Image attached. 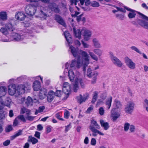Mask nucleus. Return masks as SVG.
<instances>
[{
	"label": "nucleus",
	"instance_id": "5701e85b",
	"mask_svg": "<svg viewBox=\"0 0 148 148\" xmlns=\"http://www.w3.org/2000/svg\"><path fill=\"white\" fill-rule=\"evenodd\" d=\"M100 121L101 126L103 127L104 130H107L109 128V126L108 122H104L102 119L100 120Z\"/></svg>",
	"mask_w": 148,
	"mask_h": 148
},
{
	"label": "nucleus",
	"instance_id": "c9c22d12",
	"mask_svg": "<svg viewBox=\"0 0 148 148\" xmlns=\"http://www.w3.org/2000/svg\"><path fill=\"white\" fill-rule=\"evenodd\" d=\"M113 6L116 8L117 10H118V11H120L121 12L123 13H125L126 12V10L125 8H120L116 6L115 5H113ZM124 8H125L124 7Z\"/></svg>",
	"mask_w": 148,
	"mask_h": 148
},
{
	"label": "nucleus",
	"instance_id": "864d4df0",
	"mask_svg": "<svg viewBox=\"0 0 148 148\" xmlns=\"http://www.w3.org/2000/svg\"><path fill=\"white\" fill-rule=\"evenodd\" d=\"M45 108V107L44 106H40L38 108V110H39V112L40 113L43 112Z\"/></svg>",
	"mask_w": 148,
	"mask_h": 148
},
{
	"label": "nucleus",
	"instance_id": "7ed1b4c3",
	"mask_svg": "<svg viewBox=\"0 0 148 148\" xmlns=\"http://www.w3.org/2000/svg\"><path fill=\"white\" fill-rule=\"evenodd\" d=\"M124 8L130 12L128 14V17L129 18H134L136 14L135 12H136L138 14L141 16L140 17L141 18L148 21V17L141 13L136 11L134 10L129 8L126 6H124Z\"/></svg>",
	"mask_w": 148,
	"mask_h": 148
},
{
	"label": "nucleus",
	"instance_id": "c03bdc74",
	"mask_svg": "<svg viewBox=\"0 0 148 148\" xmlns=\"http://www.w3.org/2000/svg\"><path fill=\"white\" fill-rule=\"evenodd\" d=\"M94 52L97 54L99 56H100L102 53L101 51L98 49H94Z\"/></svg>",
	"mask_w": 148,
	"mask_h": 148
},
{
	"label": "nucleus",
	"instance_id": "0e129e2a",
	"mask_svg": "<svg viewBox=\"0 0 148 148\" xmlns=\"http://www.w3.org/2000/svg\"><path fill=\"white\" fill-rule=\"evenodd\" d=\"M26 119L29 121H33L34 120V117L32 116H26Z\"/></svg>",
	"mask_w": 148,
	"mask_h": 148
},
{
	"label": "nucleus",
	"instance_id": "2eb2a0df",
	"mask_svg": "<svg viewBox=\"0 0 148 148\" xmlns=\"http://www.w3.org/2000/svg\"><path fill=\"white\" fill-rule=\"evenodd\" d=\"M26 16L23 12H20L16 13L15 15V18L19 21H23L24 20Z\"/></svg>",
	"mask_w": 148,
	"mask_h": 148
},
{
	"label": "nucleus",
	"instance_id": "4d7b16f0",
	"mask_svg": "<svg viewBox=\"0 0 148 148\" xmlns=\"http://www.w3.org/2000/svg\"><path fill=\"white\" fill-rule=\"evenodd\" d=\"M10 143V140H7L3 143V145L4 146H8Z\"/></svg>",
	"mask_w": 148,
	"mask_h": 148
},
{
	"label": "nucleus",
	"instance_id": "bb28decb",
	"mask_svg": "<svg viewBox=\"0 0 148 148\" xmlns=\"http://www.w3.org/2000/svg\"><path fill=\"white\" fill-rule=\"evenodd\" d=\"M69 78L71 81L74 80L75 78V75L73 71L71 69L69 70L68 72Z\"/></svg>",
	"mask_w": 148,
	"mask_h": 148
},
{
	"label": "nucleus",
	"instance_id": "3c124183",
	"mask_svg": "<svg viewBox=\"0 0 148 148\" xmlns=\"http://www.w3.org/2000/svg\"><path fill=\"white\" fill-rule=\"evenodd\" d=\"M96 143V141L95 139L94 138H92L90 142L91 145H95Z\"/></svg>",
	"mask_w": 148,
	"mask_h": 148
},
{
	"label": "nucleus",
	"instance_id": "f704fd0d",
	"mask_svg": "<svg viewBox=\"0 0 148 148\" xmlns=\"http://www.w3.org/2000/svg\"><path fill=\"white\" fill-rule=\"evenodd\" d=\"M22 130H18V131L17 132H16L15 134L13 136H12V137L13 138H14L16 137L21 135L22 134Z\"/></svg>",
	"mask_w": 148,
	"mask_h": 148
},
{
	"label": "nucleus",
	"instance_id": "a19ab883",
	"mask_svg": "<svg viewBox=\"0 0 148 148\" xmlns=\"http://www.w3.org/2000/svg\"><path fill=\"white\" fill-rule=\"evenodd\" d=\"M89 54L92 59L96 61L97 60L98 58L92 52H90Z\"/></svg>",
	"mask_w": 148,
	"mask_h": 148
},
{
	"label": "nucleus",
	"instance_id": "49530a36",
	"mask_svg": "<svg viewBox=\"0 0 148 148\" xmlns=\"http://www.w3.org/2000/svg\"><path fill=\"white\" fill-rule=\"evenodd\" d=\"M51 128H52V127L50 125L46 127V131L47 134H48L51 132Z\"/></svg>",
	"mask_w": 148,
	"mask_h": 148
},
{
	"label": "nucleus",
	"instance_id": "680f3d73",
	"mask_svg": "<svg viewBox=\"0 0 148 148\" xmlns=\"http://www.w3.org/2000/svg\"><path fill=\"white\" fill-rule=\"evenodd\" d=\"M131 48L133 50L135 51H136V52H137L138 53H140V51H139V50L136 47L134 46H132L131 47Z\"/></svg>",
	"mask_w": 148,
	"mask_h": 148
},
{
	"label": "nucleus",
	"instance_id": "13d9d810",
	"mask_svg": "<svg viewBox=\"0 0 148 148\" xmlns=\"http://www.w3.org/2000/svg\"><path fill=\"white\" fill-rule=\"evenodd\" d=\"M18 124V118H16L14 120L13 123V126L14 127L16 126Z\"/></svg>",
	"mask_w": 148,
	"mask_h": 148
},
{
	"label": "nucleus",
	"instance_id": "2f4dec72",
	"mask_svg": "<svg viewBox=\"0 0 148 148\" xmlns=\"http://www.w3.org/2000/svg\"><path fill=\"white\" fill-rule=\"evenodd\" d=\"M80 3L82 5H83L84 3H85V5L86 6H88L90 5V0H79Z\"/></svg>",
	"mask_w": 148,
	"mask_h": 148
},
{
	"label": "nucleus",
	"instance_id": "774afa93",
	"mask_svg": "<svg viewBox=\"0 0 148 148\" xmlns=\"http://www.w3.org/2000/svg\"><path fill=\"white\" fill-rule=\"evenodd\" d=\"M71 125V124L70 123L67 126H65V130L66 132H67L70 129V126Z\"/></svg>",
	"mask_w": 148,
	"mask_h": 148
},
{
	"label": "nucleus",
	"instance_id": "a211bd4d",
	"mask_svg": "<svg viewBox=\"0 0 148 148\" xmlns=\"http://www.w3.org/2000/svg\"><path fill=\"white\" fill-rule=\"evenodd\" d=\"M33 87L35 91L39 90L41 87V84L40 82L37 80L34 81L33 83Z\"/></svg>",
	"mask_w": 148,
	"mask_h": 148
},
{
	"label": "nucleus",
	"instance_id": "412c9836",
	"mask_svg": "<svg viewBox=\"0 0 148 148\" xmlns=\"http://www.w3.org/2000/svg\"><path fill=\"white\" fill-rule=\"evenodd\" d=\"M91 32L87 30H85L84 32V39L86 41H88L89 40V38L91 36Z\"/></svg>",
	"mask_w": 148,
	"mask_h": 148
},
{
	"label": "nucleus",
	"instance_id": "de8ad7c7",
	"mask_svg": "<svg viewBox=\"0 0 148 148\" xmlns=\"http://www.w3.org/2000/svg\"><path fill=\"white\" fill-rule=\"evenodd\" d=\"M130 124L128 123H126L124 125V129L125 131H127L129 128Z\"/></svg>",
	"mask_w": 148,
	"mask_h": 148
},
{
	"label": "nucleus",
	"instance_id": "f8f14e48",
	"mask_svg": "<svg viewBox=\"0 0 148 148\" xmlns=\"http://www.w3.org/2000/svg\"><path fill=\"white\" fill-rule=\"evenodd\" d=\"M16 89L15 85L12 84L8 86V92L10 95L12 96L16 92Z\"/></svg>",
	"mask_w": 148,
	"mask_h": 148
},
{
	"label": "nucleus",
	"instance_id": "4be33fe9",
	"mask_svg": "<svg viewBox=\"0 0 148 148\" xmlns=\"http://www.w3.org/2000/svg\"><path fill=\"white\" fill-rule=\"evenodd\" d=\"M64 36L68 44L72 43V39L70 33L68 32H64Z\"/></svg>",
	"mask_w": 148,
	"mask_h": 148
},
{
	"label": "nucleus",
	"instance_id": "79ce46f5",
	"mask_svg": "<svg viewBox=\"0 0 148 148\" xmlns=\"http://www.w3.org/2000/svg\"><path fill=\"white\" fill-rule=\"evenodd\" d=\"M70 115V113L67 110H66L64 114V118L66 119H68Z\"/></svg>",
	"mask_w": 148,
	"mask_h": 148
},
{
	"label": "nucleus",
	"instance_id": "37998d69",
	"mask_svg": "<svg viewBox=\"0 0 148 148\" xmlns=\"http://www.w3.org/2000/svg\"><path fill=\"white\" fill-rule=\"evenodd\" d=\"M17 118H18V119H20L23 122H25L26 121L23 115H19L17 116Z\"/></svg>",
	"mask_w": 148,
	"mask_h": 148
},
{
	"label": "nucleus",
	"instance_id": "58836bf2",
	"mask_svg": "<svg viewBox=\"0 0 148 148\" xmlns=\"http://www.w3.org/2000/svg\"><path fill=\"white\" fill-rule=\"evenodd\" d=\"M137 22L139 25L143 27L145 21L141 20L138 19L137 21Z\"/></svg>",
	"mask_w": 148,
	"mask_h": 148
},
{
	"label": "nucleus",
	"instance_id": "0eeeda50",
	"mask_svg": "<svg viewBox=\"0 0 148 148\" xmlns=\"http://www.w3.org/2000/svg\"><path fill=\"white\" fill-rule=\"evenodd\" d=\"M89 94L88 93H86L83 95L80 94L79 96L76 97L77 102L80 104L84 102L88 99L89 97Z\"/></svg>",
	"mask_w": 148,
	"mask_h": 148
},
{
	"label": "nucleus",
	"instance_id": "6e6d98bb",
	"mask_svg": "<svg viewBox=\"0 0 148 148\" xmlns=\"http://www.w3.org/2000/svg\"><path fill=\"white\" fill-rule=\"evenodd\" d=\"M40 133L38 131H36L34 134V136L38 138V139L40 138Z\"/></svg>",
	"mask_w": 148,
	"mask_h": 148
},
{
	"label": "nucleus",
	"instance_id": "393cba45",
	"mask_svg": "<svg viewBox=\"0 0 148 148\" xmlns=\"http://www.w3.org/2000/svg\"><path fill=\"white\" fill-rule=\"evenodd\" d=\"M74 34L76 38H77L80 39L81 38V32L80 29H78L77 30L75 28H73Z\"/></svg>",
	"mask_w": 148,
	"mask_h": 148
},
{
	"label": "nucleus",
	"instance_id": "bf43d9fd",
	"mask_svg": "<svg viewBox=\"0 0 148 148\" xmlns=\"http://www.w3.org/2000/svg\"><path fill=\"white\" fill-rule=\"evenodd\" d=\"M79 59H80V56H79L78 60L77 61H76L77 66V68H80V64H81Z\"/></svg>",
	"mask_w": 148,
	"mask_h": 148
},
{
	"label": "nucleus",
	"instance_id": "c85d7f7f",
	"mask_svg": "<svg viewBox=\"0 0 148 148\" xmlns=\"http://www.w3.org/2000/svg\"><path fill=\"white\" fill-rule=\"evenodd\" d=\"M98 93L97 91H95L94 92L91 101V103H94L97 101L98 97Z\"/></svg>",
	"mask_w": 148,
	"mask_h": 148
},
{
	"label": "nucleus",
	"instance_id": "f3484780",
	"mask_svg": "<svg viewBox=\"0 0 148 148\" xmlns=\"http://www.w3.org/2000/svg\"><path fill=\"white\" fill-rule=\"evenodd\" d=\"M90 129L92 131L93 133L92 134V135L94 136H96L97 135L96 133L99 134L100 135L103 136L104 135V134L102 132H101L99 130L95 129V127L92 125H90L89 126Z\"/></svg>",
	"mask_w": 148,
	"mask_h": 148
},
{
	"label": "nucleus",
	"instance_id": "a18cd8bd",
	"mask_svg": "<svg viewBox=\"0 0 148 148\" xmlns=\"http://www.w3.org/2000/svg\"><path fill=\"white\" fill-rule=\"evenodd\" d=\"M55 117L58 119L59 120L62 121H63L64 120L63 118H61V116L60 115V113L59 112H58V113H57L55 114Z\"/></svg>",
	"mask_w": 148,
	"mask_h": 148
},
{
	"label": "nucleus",
	"instance_id": "72a5a7b5",
	"mask_svg": "<svg viewBox=\"0 0 148 148\" xmlns=\"http://www.w3.org/2000/svg\"><path fill=\"white\" fill-rule=\"evenodd\" d=\"M28 141H31L32 144L33 145H34L38 142V140L36 138L31 136V138H30V140H28Z\"/></svg>",
	"mask_w": 148,
	"mask_h": 148
},
{
	"label": "nucleus",
	"instance_id": "423d86ee",
	"mask_svg": "<svg viewBox=\"0 0 148 148\" xmlns=\"http://www.w3.org/2000/svg\"><path fill=\"white\" fill-rule=\"evenodd\" d=\"M80 52L81 54V56L84 60L83 62L84 65L83 70L85 71H86V66L89 64V56L87 53L85 51L81 50Z\"/></svg>",
	"mask_w": 148,
	"mask_h": 148
},
{
	"label": "nucleus",
	"instance_id": "dca6fc26",
	"mask_svg": "<svg viewBox=\"0 0 148 148\" xmlns=\"http://www.w3.org/2000/svg\"><path fill=\"white\" fill-rule=\"evenodd\" d=\"M55 96V92L52 90H50L47 96V101L49 103L51 102L54 99Z\"/></svg>",
	"mask_w": 148,
	"mask_h": 148
},
{
	"label": "nucleus",
	"instance_id": "39448f33",
	"mask_svg": "<svg viewBox=\"0 0 148 148\" xmlns=\"http://www.w3.org/2000/svg\"><path fill=\"white\" fill-rule=\"evenodd\" d=\"M37 10V7L34 5L31 4L27 5L25 8L26 13L27 15L33 16L34 15Z\"/></svg>",
	"mask_w": 148,
	"mask_h": 148
},
{
	"label": "nucleus",
	"instance_id": "cd10ccee",
	"mask_svg": "<svg viewBox=\"0 0 148 148\" xmlns=\"http://www.w3.org/2000/svg\"><path fill=\"white\" fill-rule=\"evenodd\" d=\"M112 99V96H110L108 98L106 101V104L107 106V108L108 109H109L111 106Z\"/></svg>",
	"mask_w": 148,
	"mask_h": 148
},
{
	"label": "nucleus",
	"instance_id": "f257e3e1",
	"mask_svg": "<svg viewBox=\"0 0 148 148\" xmlns=\"http://www.w3.org/2000/svg\"><path fill=\"white\" fill-rule=\"evenodd\" d=\"M113 106L114 108L111 111V114L113 121H115L120 116V113L116 111V110L121 108L122 104L120 101L117 99L114 101Z\"/></svg>",
	"mask_w": 148,
	"mask_h": 148
},
{
	"label": "nucleus",
	"instance_id": "9d476101",
	"mask_svg": "<svg viewBox=\"0 0 148 148\" xmlns=\"http://www.w3.org/2000/svg\"><path fill=\"white\" fill-rule=\"evenodd\" d=\"M70 49H71V52L74 57H76L77 56L78 54V56H80V55H81L80 53V50L79 51V49L78 48H75L72 45L70 47Z\"/></svg>",
	"mask_w": 148,
	"mask_h": 148
},
{
	"label": "nucleus",
	"instance_id": "5fc2aeb1",
	"mask_svg": "<svg viewBox=\"0 0 148 148\" xmlns=\"http://www.w3.org/2000/svg\"><path fill=\"white\" fill-rule=\"evenodd\" d=\"M71 86H70L69 84L67 82H64L63 84V86L62 88H64V90H65V88H66L67 87V88H69V87Z\"/></svg>",
	"mask_w": 148,
	"mask_h": 148
},
{
	"label": "nucleus",
	"instance_id": "09e8293b",
	"mask_svg": "<svg viewBox=\"0 0 148 148\" xmlns=\"http://www.w3.org/2000/svg\"><path fill=\"white\" fill-rule=\"evenodd\" d=\"M99 114L101 115H102L104 114V110L103 107H100L99 109Z\"/></svg>",
	"mask_w": 148,
	"mask_h": 148
},
{
	"label": "nucleus",
	"instance_id": "7c9ffc66",
	"mask_svg": "<svg viewBox=\"0 0 148 148\" xmlns=\"http://www.w3.org/2000/svg\"><path fill=\"white\" fill-rule=\"evenodd\" d=\"M91 123L92 125H90L93 126L94 127H95L96 128L99 129L100 128V126L98 124L96 121L94 119H92L91 121Z\"/></svg>",
	"mask_w": 148,
	"mask_h": 148
},
{
	"label": "nucleus",
	"instance_id": "f03ea898",
	"mask_svg": "<svg viewBox=\"0 0 148 148\" xmlns=\"http://www.w3.org/2000/svg\"><path fill=\"white\" fill-rule=\"evenodd\" d=\"M15 29L14 26L11 23H6L5 25V27H1L0 29V32L3 35L7 36L10 33L11 34L13 32Z\"/></svg>",
	"mask_w": 148,
	"mask_h": 148
},
{
	"label": "nucleus",
	"instance_id": "603ef678",
	"mask_svg": "<svg viewBox=\"0 0 148 148\" xmlns=\"http://www.w3.org/2000/svg\"><path fill=\"white\" fill-rule=\"evenodd\" d=\"M93 109V107L92 106H91L89 108H88L87 110L86 111V113H90L92 110Z\"/></svg>",
	"mask_w": 148,
	"mask_h": 148
},
{
	"label": "nucleus",
	"instance_id": "052dcab7",
	"mask_svg": "<svg viewBox=\"0 0 148 148\" xmlns=\"http://www.w3.org/2000/svg\"><path fill=\"white\" fill-rule=\"evenodd\" d=\"M27 110V109L25 107H23L21 108V113L22 114H24L26 112Z\"/></svg>",
	"mask_w": 148,
	"mask_h": 148
},
{
	"label": "nucleus",
	"instance_id": "ea45409f",
	"mask_svg": "<svg viewBox=\"0 0 148 148\" xmlns=\"http://www.w3.org/2000/svg\"><path fill=\"white\" fill-rule=\"evenodd\" d=\"M62 91L61 90H57L55 92V96L58 97H60L61 96Z\"/></svg>",
	"mask_w": 148,
	"mask_h": 148
},
{
	"label": "nucleus",
	"instance_id": "e433bc0d",
	"mask_svg": "<svg viewBox=\"0 0 148 148\" xmlns=\"http://www.w3.org/2000/svg\"><path fill=\"white\" fill-rule=\"evenodd\" d=\"M93 42L94 45V46L96 47L99 48L100 47V44L98 42V41L95 38L93 39Z\"/></svg>",
	"mask_w": 148,
	"mask_h": 148
},
{
	"label": "nucleus",
	"instance_id": "9b49d317",
	"mask_svg": "<svg viewBox=\"0 0 148 148\" xmlns=\"http://www.w3.org/2000/svg\"><path fill=\"white\" fill-rule=\"evenodd\" d=\"M55 18V19L57 22L64 27L66 26V24L64 21L61 16L59 15L56 14Z\"/></svg>",
	"mask_w": 148,
	"mask_h": 148
},
{
	"label": "nucleus",
	"instance_id": "1a4fd4ad",
	"mask_svg": "<svg viewBox=\"0 0 148 148\" xmlns=\"http://www.w3.org/2000/svg\"><path fill=\"white\" fill-rule=\"evenodd\" d=\"M125 62L127 65L130 69H134L135 68V64L132 62V60L128 57L125 58Z\"/></svg>",
	"mask_w": 148,
	"mask_h": 148
},
{
	"label": "nucleus",
	"instance_id": "ddd939ff",
	"mask_svg": "<svg viewBox=\"0 0 148 148\" xmlns=\"http://www.w3.org/2000/svg\"><path fill=\"white\" fill-rule=\"evenodd\" d=\"M11 38L14 41H19L22 40V36L15 32H12L11 34Z\"/></svg>",
	"mask_w": 148,
	"mask_h": 148
},
{
	"label": "nucleus",
	"instance_id": "20e7f679",
	"mask_svg": "<svg viewBox=\"0 0 148 148\" xmlns=\"http://www.w3.org/2000/svg\"><path fill=\"white\" fill-rule=\"evenodd\" d=\"M87 75L88 77L92 78V84H94L96 82L97 77L98 75L97 71L92 70L90 68H88L87 70Z\"/></svg>",
	"mask_w": 148,
	"mask_h": 148
},
{
	"label": "nucleus",
	"instance_id": "338daca9",
	"mask_svg": "<svg viewBox=\"0 0 148 148\" xmlns=\"http://www.w3.org/2000/svg\"><path fill=\"white\" fill-rule=\"evenodd\" d=\"M135 129V128L134 126L133 125H131L130 126V130L131 132H134V131Z\"/></svg>",
	"mask_w": 148,
	"mask_h": 148
},
{
	"label": "nucleus",
	"instance_id": "473e14b6",
	"mask_svg": "<svg viewBox=\"0 0 148 148\" xmlns=\"http://www.w3.org/2000/svg\"><path fill=\"white\" fill-rule=\"evenodd\" d=\"M65 90L64 89V88H62V91L66 95H69L71 93V86L69 87V88H67V87L65 88Z\"/></svg>",
	"mask_w": 148,
	"mask_h": 148
},
{
	"label": "nucleus",
	"instance_id": "8fccbe9b",
	"mask_svg": "<svg viewBox=\"0 0 148 148\" xmlns=\"http://www.w3.org/2000/svg\"><path fill=\"white\" fill-rule=\"evenodd\" d=\"M13 128L11 125H9L8 126V127L6 129V131L7 132H9L10 131L12 130Z\"/></svg>",
	"mask_w": 148,
	"mask_h": 148
},
{
	"label": "nucleus",
	"instance_id": "69168bd1",
	"mask_svg": "<svg viewBox=\"0 0 148 148\" xmlns=\"http://www.w3.org/2000/svg\"><path fill=\"white\" fill-rule=\"evenodd\" d=\"M43 127L41 124H38L37 125V129L38 131H41L42 130Z\"/></svg>",
	"mask_w": 148,
	"mask_h": 148
},
{
	"label": "nucleus",
	"instance_id": "aec40b11",
	"mask_svg": "<svg viewBox=\"0 0 148 148\" xmlns=\"http://www.w3.org/2000/svg\"><path fill=\"white\" fill-rule=\"evenodd\" d=\"M39 90V97L40 99H43L46 96V90L45 88H42L40 89Z\"/></svg>",
	"mask_w": 148,
	"mask_h": 148
},
{
	"label": "nucleus",
	"instance_id": "a878e982",
	"mask_svg": "<svg viewBox=\"0 0 148 148\" xmlns=\"http://www.w3.org/2000/svg\"><path fill=\"white\" fill-rule=\"evenodd\" d=\"M0 18L3 21H5L7 19V14L5 12H0Z\"/></svg>",
	"mask_w": 148,
	"mask_h": 148
},
{
	"label": "nucleus",
	"instance_id": "6e6552de",
	"mask_svg": "<svg viewBox=\"0 0 148 148\" xmlns=\"http://www.w3.org/2000/svg\"><path fill=\"white\" fill-rule=\"evenodd\" d=\"M48 7L50 10L55 13H59L60 12V10L58 5L54 2L50 3Z\"/></svg>",
	"mask_w": 148,
	"mask_h": 148
},
{
	"label": "nucleus",
	"instance_id": "e2e57ef3",
	"mask_svg": "<svg viewBox=\"0 0 148 148\" xmlns=\"http://www.w3.org/2000/svg\"><path fill=\"white\" fill-rule=\"evenodd\" d=\"M76 63V61L74 59L72 60V61L70 64V67H73L75 65Z\"/></svg>",
	"mask_w": 148,
	"mask_h": 148
},
{
	"label": "nucleus",
	"instance_id": "6ab92c4d",
	"mask_svg": "<svg viewBox=\"0 0 148 148\" xmlns=\"http://www.w3.org/2000/svg\"><path fill=\"white\" fill-rule=\"evenodd\" d=\"M112 60L114 64L119 67H121L122 66L123 64L116 57L113 56L112 59Z\"/></svg>",
	"mask_w": 148,
	"mask_h": 148
},
{
	"label": "nucleus",
	"instance_id": "c756f323",
	"mask_svg": "<svg viewBox=\"0 0 148 148\" xmlns=\"http://www.w3.org/2000/svg\"><path fill=\"white\" fill-rule=\"evenodd\" d=\"M33 102V100L32 98L29 96H28L25 100V103L28 106L30 105H32Z\"/></svg>",
	"mask_w": 148,
	"mask_h": 148
},
{
	"label": "nucleus",
	"instance_id": "4468645a",
	"mask_svg": "<svg viewBox=\"0 0 148 148\" xmlns=\"http://www.w3.org/2000/svg\"><path fill=\"white\" fill-rule=\"evenodd\" d=\"M134 103L132 102H129L125 108L126 113H131L134 109Z\"/></svg>",
	"mask_w": 148,
	"mask_h": 148
},
{
	"label": "nucleus",
	"instance_id": "4c0bfd02",
	"mask_svg": "<svg viewBox=\"0 0 148 148\" xmlns=\"http://www.w3.org/2000/svg\"><path fill=\"white\" fill-rule=\"evenodd\" d=\"M91 5L93 7H97L99 6V3L96 1H93L91 3Z\"/></svg>",
	"mask_w": 148,
	"mask_h": 148
},
{
	"label": "nucleus",
	"instance_id": "b1692460",
	"mask_svg": "<svg viewBox=\"0 0 148 148\" xmlns=\"http://www.w3.org/2000/svg\"><path fill=\"white\" fill-rule=\"evenodd\" d=\"M7 88L4 86L0 87V97L4 96L6 94Z\"/></svg>",
	"mask_w": 148,
	"mask_h": 148
}]
</instances>
